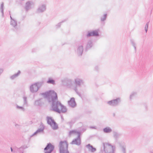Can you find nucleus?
Listing matches in <instances>:
<instances>
[{"label":"nucleus","instance_id":"3","mask_svg":"<svg viewBox=\"0 0 153 153\" xmlns=\"http://www.w3.org/2000/svg\"><path fill=\"white\" fill-rule=\"evenodd\" d=\"M47 123L50 126L53 130H56L58 129V125L51 117L48 116L47 117Z\"/></svg>","mask_w":153,"mask_h":153},{"label":"nucleus","instance_id":"44","mask_svg":"<svg viewBox=\"0 0 153 153\" xmlns=\"http://www.w3.org/2000/svg\"><path fill=\"white\" fill-rule=\"evenodd\" d=\"M144 106H145V108L146 110V111H147V105H144Z\"/></svg>","mask_w":153,"mask_h":153},{"label":"nucleus","instance_id":"9","mask_svg":"<svg viewBox=\"0 0 153 153\" xmlns=\"http://www.w3.org/2000/svg\"><path fill=\"white\" fill-rule=\"evenodd\" d=\"M99 29L91 31H88L87 33L85 35V36L87 38L92 36L94 37L99 36L100 35L99 33Z\"/></svg>","mask_w":153,"mask_h":153},{"label":"nucleus","instance_id":"41","mask_svg":"<svg viewBox=\"0 0 153 153\" xmlns=\"http://www.w3.org/2000/svg\"><path fill=\"white\" fill-rule=\"evenodd\" d=\"M36 48H34L32 50V52H36Z\"/></svg>","mask_w":153,"mask_h":153},{"label":"nucleus","instance_id":"21","mask_svg":"<svg viewBox=\"0 0 153 153\" xmlns=\"http://www.w3.org/2000/svg\"><path fill=\"white\" fill-rule=\"evenodd\" d=\"M41 99H39L38 100H35L34 102V105L36 106H40L42 104V102L41 101Z\"/></svg>","mask_w":153,"mask_h":153},{"label":"nucleus","instance_id":"14","mask_svg":"<svg viewBox=\"0 0 153 153\" xmlns=\"http://www.w3.org/2000/svg\"><path fill=\"white\" fill-rule=\"evenodd\" d=\"M34 5V3L32 1H28L25 4V9L26 11H27L32 8V6L33 7Z\"/></svg>","mask_w":153,"mask_h":153},{"label":"nucleus","instance_id":"4","mask_svg":"<svg viewBox=\"0 0 153 153\" xmlns=\"http://www.w3.org/2000/svg\"><path fill=\"white\" fill-rule=\"evenodd\" d=\"M42 84V82H37L31 85L30 87V91L32 93L36 92Z\"/></svg>","mask_w":153,"mask_h":153},{"label":"nucleus","instance_id":"11","mask_svg":"<svg viewBox=\"0 0 153 153\" xmlns=\"http://www.w3.org/2000/svg\"><path fill=\"white\" fill-rule=\"evenodd\" d=\"M70 143L71 144H75L77 146L80 145L81 144L80 134H79L77 137L74 139Z\"/></svg>","mask_w":153,"mask_h":153},{"label":"nucleus","instance_id":"28","mask_svg":"<svg viewBox=\"0 0 153 153\" xmlns=\"http://www.w3.org/2000/svg\"><path fill=\"white\" fill-rule=\"evenodd\" d=\"M0 9L1 12L2 13V16H4V3L2 2L1 4Z\"/></svg>","mask_w":153,"mask_h":153},{"label":"nucleus","instance_id":"22","mask_svg":"<svg viewBox=\"0 0 153 153\" xmlns=\"http://www.w3.org/2000/svg\"><path fill=\"white\" fill-rule=\"evenodd\" d=\"M10 23L11 25L15 28V29H17V22L16 20H14L10 21Z\"/></svg>","mask_w":153,"mask_h":153},{"label":"nucleus","instance_id":"32","mask_svg":"<svg viewBox=\"0 0 153 153\" xmlns=\"http://www.w3.org/2000/svg\"><path fill=\"white\" fill-rule=\"evenodd\" d=\"M73 89L75 91L77 95H78L79 97H81V94L78 91L77 88L76 87H73Z\"/></svg>","mask_w":153,"mask_h":153},{"label":"nucleus","instance_id":"15","mask_svg":"<svg viewBox=\"0 0 153 153\" xmlns=\"http://www.w3.org/2000/svg\"><path fill=\"white\" fill-rule=\"evenodd\" d=\"M68 103L69 105L71 107L74 108L76 105L74 97L71 98L70 100L68 101Z\"/></svg>","mask_w":153,"mask_h":153},{"label":"nucleus","instance_id":"7","mask_svg":"<svg viewBox=\"0 0 153 153\" xmlns=\"http://www.w3.org/2000/svg\"><path fill=\"white\" fill-rule=\"evenodd\" d=\"M120 102V99L118 97L116 99L108 101L107 103L108 104L111 106L115 107L118 106Z\"/></svg>","mask_w":153,"mask_h":153},{"label":"nucleus","instance_id":"45","mask_svg":"<svg viewBox=\"0 0 153 153\" xmlns=\"http://www.w3.org/2000/svg\"><path fill=\"white\" fill-rule=\"evenodd\" d=\"M10 149H11V151L12 152H14L15 151L14 150V151L13 150V149L12 147L10 148Z\"/></svg>","mask_w":153,"mask_h":153},{"label":"nucleus","instance_id":"42","mask_svg":"<svg viewBox=\"0 0 153 153\" xmlns=\"http://www.w3.org/2000/svg\"><path fill=\"white\" fill-rule=\"evenodd\" d=\"M90 128L92 129H96V127L95 126H90Z\"/></svg>","mask_w":153,"mask_h":153},{"label":"nucleus","instance_id":"13","mask_svg":"<svg viewBox=\"0 0 153 153\" xmlns=\"http://www.w3.org/2000/svg\"><path fill=\"white\" fill-rule=\"evenodd\" d=\"M74 83L75 85H73V87H76L77 88L78 87H80L81 85L83 84L84 82L82 79L77 78L74 79Z\"/></svg>","mask_w":153,"mask_h":153},{"label":"nucleus","instance_id":"31","mask_svg":"<svg viewBox=\"0 0 153 153\" xmlns=\"http://www.w3.org/2000/svg\"><path fill=\"white\" fill-rule=\"evenodd\" d=\"M73 89L75 91L77 95H78L79 97H81V94L78 91L77 88L76 87H73Z\"/></svg>","mask_w":153,"mask_h":153},{"label":"nucleus","instance_id":"24","mask_svg":"<svg viewBox=\"0 0 153 153\" xmlns=\"http://www.w3.org/2000/svg\"><path fill=\"white\" fill-rule=\"evenodd\" d=\"M23 100L24 106L27 107L28 106V102L27 100V97L26 96H24L23 97Z\"/></svg>","mask_w":153,"mask_h":153},{"label":"nucleus","instance_id":"18","mask_svg":"<svg viewBox=\"0 0 153 153\" xmlns=\"http://www.w3.org/2000/svg\"><path fill=\"white\" fill-rule=\"evenodd\" d=\"M93 42L92 41L90 40L87 42L85 47V50L87 51L90 49L93 46Z\"/></svg>","mask_w":153,"mask_h":153},{"label":"nucleus","instance_id":"6","mask_svg":"<svg viewBox=\"0 0 153 153\" xmlns=\"http://www.w3.org/2000/svg\"><path fill=\"white\" fill-rule=\"evenodd\" d=\"M62 82L63 85L69 88H71L73 89V83L72 80L70 79L65 78L62 80Z\"/></svg>","mask_w":153,"mask_h":153},{"label":"nucleus","instance_id":"37","mask_svg":"<svg viewBox=\"0 0 153 153\" xmlns=\"http://www.w3.org/2000/svg\"><path fill=\"white\" fill-rule=\"evenodd\" d=\"M16 108L18 109H21L22 111H24L25 110V108L22 106H19L18 105H16Z\"/></svg>","mask_w":153,"mask_h":153},{"label":"nucleus","instance_id":"48","mask_svg":"<svg viewBox=\"0 0 153 153\" xmlns=\"http://www.w3.org/2000/svg\"><path fill=\"white\" fill-rule=\"evenodd\" d=\"M25 18V17H23V19H24Z\"/></svg>","mask_w":153,"mask_h":153},{"label":"nucleus","instance_id":"30","mask_svg":"<svg viewBox=\"0 0 153 153\" xmlns=\"http://www.w3.org/2000/svg\"><path fill=\"white\" fill-rule=\"evenodd\" d=\"M66 20H67V19H64L61 22H60L59 23H58L57 25H56V28H58L60 27V26H61V23H63V22H65Z\"/></svg>","mask_w":153,"mask_h":153},{"label":"nucleus","instance_id":"34","mask_svg":"<svg viewBox=\"0 0 153 153\" xmlns=\"http://www.w3.org/2000/svg\"><path fill=\"white\" fill-rule=\"evenodd\" d=\"M120 135V134L117 132H114V136L116 139L118 138Z\"/></svg>","mask_w":153,"mask_h":153},{"label":"nucleus","instance_id":"26","mask_svg":"<svg viewBox=\"0 0 153 153\" xmlns=\"http://www.w3.org/2000/svg\"><path fill=\"white\" fill-rule=\"evenodd\" d=\"M78 134V135L79 134H81V133L79 131H77L75 130H72L70 131L69 133V135H71L72 134Z\"/></svg>","mask_w":153,"mask_h":153},{"label":"nucleus","instance_id":"10","mask_svg":"<svg viewBox=\"0 0 153 153\" xmlns=\"http://www.w3.org/2000/svg\"><path fill=\"white\" fill-rule=\"evenodd\" d=\"M68 144L67 140L61 141L59 145V150L68 149Z\"/></svg>","mask_w":153,"mask_h":153},{"label":"nucleus","instance_id":"43","mask_svg":"<svg viewBox=\"0 0 153 153\" xmlns=\"http://www.w3.org/2000/svg\"><path fill=\"white\" fill-rule=\"evenodd\" d=\"M9 12L10 13V11H9ZM10 19H11V21H12V20H15L14 19H13L11 16V15H10Z\"/></svg>","mask_w":153,"mask_h":153},{"label":"nucleus","instance_id":"16","mask_svg":"<svg viewBox=\"0 0 153 153\" xmlns=\"http://www.w3.org/2000/svg\"><path fill=\"white\" fill-rule=\"evenodd\" d=\"M42 126L41 128H39L31 136V137H32L33 136L36 135L37 134H38L41 133H43L44 132V127L43 125L42 124L40 126Z\"/></svg>","mask_w":153,"mask_h":153},{"label":"nucleus","instance_id":"47","mask_svg":"<svg viewBox=\"0 0 153 153\" xmlns=\"http://www.w3.org/2000/svg\"><path fill=\"white\" fill-rule=\"evenodd\" d=\"M23 153V150H22L21 151V152H20V153Z\"/></svg>","mask_w":153,"mask_h":153},{"label":"nucleus","instance_id":"35","mask_svg":"<svg viewBox=\"0 0 153 153\" xmlns=\"http://www.w3.org/2000/svg\"><path fill=\"white\" fill-rule=\"evenodd\" d=\"M131 44H132V45L134 47V49L135 51H136V44L135 43H134V41L133 40H131Z\"/></svg>","mask_w":153,"mask_h":153},{"label":"nucleus","instance_id":"36","mask_svg":"<svg viewBox=\"0 0 153 153\" xmlns=\"http://www.w3.org/2000/svg\"><path fill=\"white\" fill-rule=\"evenodd\" d=\"M149 22H147L146 23V24L145 25V31L146 33L147 32V31H148V26H149Z\"/></svg>","mask_w":153,"mask_h":153},{"label":"nucleus","instance_id":"2","mask_svg":"<svg viewBox=\"0 0 153 153\" xmlns=\"http://www.w3.org/2000/svg\"><path fill=\"white\" fill-rule=\"evenodd\" d=\"M104 150L105 153H114L115 150L114 146L108 143H103Z\"/></svg>","mask_w":153,"mask_h":153},{"label":"nucleus","instance_id":"38","mask_svg":"<svg viewBox=\"0 0 153 153\" xmlns=\"http://www.w3.org/2000/svg\"><path fill=\"white\" fill-rule=\"evenodd\" d=\"M28 147H27V146H21L20 148H17L16 147V148H17V149H20V150H21V149H25L26 148H27Z\"/></svg>","mask_w":153,"mask_h":153},{"label":"nucleus","instance_id":"8","mask_svg":"<svg viewBox=\"0 0 153 153\" xmlns=\"http://www.w3.org/2000/svg\"><path fill=\"white\" fill-rule=\"evenodd\" d=\"M55 148L54 146L50 143H47L44 149L45 153H51Z\"/></svg>","mask_w":153,"mask_h":153},{"label":"nucleus","instance_id":"1","mask_svg":"<svg viewBox=\"0 0 153 153\" xmlns=\"http://www.w3.org/2000/svg\"><path fill=\"white\" fill-rule=\"evenodd\" d=\"M41 94L44 96V97L47 100L48 102H52V111L59 114L67 112L66 107L58 101L57 94L54 91L51 90Z\"/></svg>","mask_w":153,"mask_h":153},{"label":"nucleus","instance_id":"25","mask_svg":"<svg viewBox=\"0 0 153 153\" xmlns=\"http://www.w3.org/2000/svg\"><path fill=\"white\" fill-rule=\"evenodd\" d=\"M47 82L48 84H52L53 85L55 84L54 80L51 77L48 78V80L47 81Z\"/></svg>","mask_w":153,"mask_h":153},{"label":"nucleus","instance_id":"5","mask_svg":"<svg viewBox=\"0 0 153 153\" xmlns=\"http://www.w3.org/2000/svg\"><path fill=\"white\" fill-rule=\"evenodd\" d=\"M83 51V42L82 41L78 43L77 45L76 52L79 56H82Z\"/></svg>","mask_w":153,"mask_h":153},{"label":"nucleus","instance_id":"12","mask_svg":"<svg viewBox=\"0 0 153 153\" xmlns=\"http://www.w3.org/2000/svg\"><path fill=\"white\" fill-rule=\"evenodd\" d=\"M46 9V5L44 4H41L39 5L37 9L36 13H42L45 12Z\"/></svg>","mask_w":153,"mask_h":153},{"label":"nucleus","instance_id":"27","mask_svg":"<svg viewBox=\"0 0 153 153\" xmlns=\"http://www.w3.org/2000/svg\"><path fill=\"white\" fill-rule=\"evenodd\" d=\"M107 14H105L100 17V21L101 22H103L106 20L107 17Z\"/></svg>","mask_w":153,"mask_h":153},{"label":"nucleus","instance_id":"46","mask_svg":"<svg viewBox=\"0 0 153 153\" xmlns=\"http://www.w3.org/2000/svg\"><path fill=\"white\" fill-rule=\"evenodd\" d=\"M150 153H153V150L150 152Z\"/></svg>","mask_w":153,"mask_h":153},{"label":"nucleus","instance_id":"40","mask_svg":"<svg viewBox=\"0 0 153 153\" xmlns=\"http://www.w3.org/2000/svg\"><path fill=\"white\" fill-rule=\"evenodd\" d=\"M94 69H95V70L96 71H98V69H99L98 67V66H95V67Z\"/></svg>","mask_w":153,"mask_h":153},{"label":"nucleus","instance_id":"23","mask_svg":"<svg viewBox=\"0 0 153 153\" xmlns=\"http://www.w3.org/2000/svg\"><path fill=\"white\" fill-rule=\"evenodd\" d=\"M103 131L105 133H109L111 132L112 129L109 127H106L103 129Z\"/></svg>","mask_w":153,"mask_h":153},{"label":"nucleus","instance_id":"33","mask_svg":"<svg viewBox=\"0 0 153 153\" xmlns=\"http://www.w3.org/2000/svg\"><path fill=\"white\" fill-rule=\"evenodd\" d=\"M73 89L75 91L77 95H78L79 97H81V94L78 91L77 88L76 87H73Z\"/></svg>","mask_w":153,"mask_h":153},{"label":"nucleus","instance_id":"29","mask_svg":"<svg viewBox=\"0 0 153 153\" xmlns=\"http://www.w3.org/2000/svg\"><path fill=\"white\" fill-rule=\"evenodd\" d=\"M59 153H69L68 149L59 150Z\"/></svg>","mask_w":153,"mask_h":153},{"label":"nucleus","instance_id":"39","mask_svg":"<svg viewBox=\"0 0 153 153\" xmlns=\"http://www.w3.org/2000/svg\"><path fill=\"white\" fill-rule=\"evenodd\" d=\"M136 94V92H133L132 94L130 95V100H131L133 97Z\"/></svg>","mask_w":153,"mask_h":153},{"label":"nucleus","instance_id":"17","mask_svg":"<svg viewBox=\"0 0 153 153\" xmlns=\"http://www.w3.org/2000/svg\"><path fill=\"white\" fill-rule=\"evenodd\" d=\"M86 147L88 149L89 151L91 152H94L96 151V149L90 144L86 145Z\"/></svg>","mask_w":153,"mask_h":153},{"label":"nucleus","instance_id":"19","mask_svg":"<svg viewBox=\"0 0 153 153\" xmlns=\"http://www.w3.org/2000/svg\"><path fill=\"white\" fill-rule=\"evenodd\" d=\"M21 73V72L20 71H18L17 73L15 74L10 76V79L12 80L14 79L19 75Z\"/></svg>","mask_w":153,"mask_h":153},{"label":"nucleus","instance_id":"20","mask_svg":"<svg viewBox=\"0 0 153 153\" xmlns=\"http://www.w3.org/2000/svg\"><path fill=\"white\" fill-rule=\"evenodd\" d=\"M120 146L121 148V151L123 153H126V146L125 144H120Z\"/></svg>","mask_w":153,"mask_h":153}]
</instances>
